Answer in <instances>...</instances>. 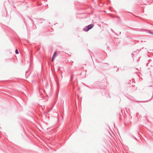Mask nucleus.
I'll use <instances>...</instances> for the list:
<instances>
[{
	"label": "nucleus",
	"instance_id": "1",
	"mask_svg": "<svg viewBox=\"0 0 153 153\" xmlns=\"http://www.w3.org/2000/svg\"><path fill=\"white\" fill-rule=\"evenodd\" d=\"M94 26V25L93 24H91L88 25V26L85 27L83 29L84 31H88L90 29L92 28Z\"/></svg>",
	"mask_w": 153,
	"mask_h": 153
},
{
	"label": "nucleus",
	"instance_id": "2",
	"mask_svg": "<svg viewBox=\"0 0 153 153\" xmlns=\"http://www.w3.org/2000/svg\"><path fill=\"white\" fill-rule=\"evenodd\" d=\"M39 91L41 94H42L43 93H42V91L43 92L45 93V91L43 90L41 88H39Z\"/></svg>",
	"mask_w": 153,
	"mask_h": 153
},
{
	"label": "nucleus",
	"instance_id": "3",
	"mask_svg": "<svg viewBox=\"0 0 153 153\" xmlns=\"http://www.w3.org/2000/svg\"><path fill=\"white\" fill-rule=\"evenodd\" d=\"M73 74H71V77L70 78V81L71 82L73 80Z\"/></svg>",
	"mask_w": 153,
	"mask_h": 153
},
{
	"label": "nucleus",
	"instance_id": "4",
	"mask_svg": "<svg viewBox=\"0 0 153 153\" xmlns=\"http://www.w3.org/2000/svg\"><path fill=\"white\" fill-rule=\"evenodd\" d=\"M56 51L54 52V53L53 55V57H55L56 56Z\"/></svg>",
	"mask_w": 153,
	"mask_h": 153
},
{
	"label": "nucleus",
	"instance_id": "5",
	"mask_svg": "<svg viewBox=\"0 0 153 153\" xmlns=\"http://www.w3.org/2000/svg\"><path fill=\"white\" fill-rule=\"evenodd\" d=\"M15 53L16 54H18L19 53V52L17 49L15 50Z\"/></svg>",
	"mask_w": 153,
	"mask_h": 153
},
{
	"label": "nucleus",
	"instance_id": "6",
	"mask_svg": "<svg viewBox=\"0 0 153 153\" xmlns=\"http://www.w3.org/2000/svg\"><path fill=\"white\" fill-rule=\"evenodd\" d=\"M134 52H133V53H132L131 54V56H132V58H133V57H134Z\"/></svg>",
	"mask_w": 153,
	"mask_h": 153
},
{
	"label": "nucleus",
	"instance_id": "7",
	"mask_svg": "<svg viewBox=\"0 0 153 153\" xmlns=\"http://www.w3.org/2000/svg\"><path fill=\"white\" fill-rule=\"evenodd\" d=\"M55 57H53H53L52 59V62H53L54 60V59H55Z\"/></svg>",
	"mask_w": 153,
	"mask_h": 153
},
{
	"label": "nucleus",
	"instance_id": "8",
	"mask_svg": "<svg viewBox=\"0 0 153 153\" xmlns=\"http://www.w3.org/2000/svg\"><path fill=\"white\" fill-rule=\"evenodd\" d=\"M28 18L30 19V20L32 21H33V20L31 18H30V17H28Z\"/></svg>",
	"mask_w": 153,
	"mask_h": 153
},
{
	"label": "nucleus",
	"instance_id": "9",
	"mask_svg": "<svg viewBox=\"0 0 153 153\" xmlns=\"http://www.w3.org/2000/svg\"><path fill=\"white\" fill-rule=\"evenodd\" d=\"M149 33H150V34H152L153 35V33H152V32H151L149 31Z\"/></svg>",
	"mask_w": 153,
	"mask_h": 153
},
{
	"label": "nucleus",
	"instance_id": "10",
	"mask_svg": "<svg viewBox=\"0 0 153 153\" xmlns=\"http://www.w3.org/2000/svg\"><path fill=\"white\" fill-rule=\"evenodd\" d=\"M40 20L41 21H42V20H44V19H40Z\"/></svg>",
	"mask_w": 153,
	"mask_h": 153
},
{
	"label": "nucleus",
	"instance_id": "11",
	"mask_svg": "<svg viewBox=\"0 0 153 153\" xmlns=\"http://www.w3.org/2000/svg\"><path fill=\"white\" fill-rule=\"evenodd\" d=\"M111 30L112 31H113V32H114V30H113L112 29H111Z\"/></svg>",
	"mask_w": 153,
	"mask_h": 153
},
{
	"label": "nucleus",
	"instance_id": "12",
	"mask_svg": "<svg viewBox=\"0 0 153 153\" xmlns=\"http://www.w3.org/2000/svg\"><path fill=\"white\" fill-rule=\"evenodd\" d=\"M148 63H147L146 64L147 66H148Z\"/></svg>",
	"mask_w": 153,
	"mask_h": 153
},
{
	"label": "nucleus",
	"instance_id": "13",
	"mask_svg": "<svg viewBox=\"0 0 153 153\" xmlns=\"http://www.w3.org/2000/svg\"><path fill=\"white\" fill-rule=\"evenodd\" d=\"M59 69H60V68H58V70H59Z\"/></svg>",
	"mask_w": 153,
	"mask_h": 153
},
{
	"label": "nucleus",
	"instance_id": "14",
	"mask_svg": "<svg viewBox=\"0 0 153 153\" xmlns=\"http://www.w3.org/2000/svg\"><path fill=\"white\" fill-rule=\"evenodd\" d=\"M134 139H136L135 137H134Z\"/></svg>",
	"mask_w": 153,
	"mask_h": 153
},
{
	"label": "nucleus",
	"instance_id": "15",
	"mask_svg": "<svg viewBox=\"0 0 153 153\" xmlns=\"http://www.w3.org/2000/svg\"><path fill=\"white\" fill-rule=\"evenodd\" d=\"M25 0H24L23 2H24Z\"/></svg>",
	"mask_w": 153,
	"mask_h": 153
}]
</instances>
